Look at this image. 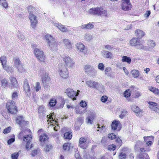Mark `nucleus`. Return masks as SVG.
Instances as JSON below:
<instances>
[{
    "mask_svg": "<svg viewBox=\"0 0 159 159\" xmlns=\"http://www.w3.org/2000/svg\"><path fill=\"white\" fill-rule=\"evenodd\" d=\"M76 46L77 49L80 52H84V50L85 46L83 44L81 43H77L76 44Z\"/></svg>",
    "mask_w": 159,
    "mask_h": 159,
    "instance_id": "nucleus-28",
    "label": "nucleus"
},
{
    "mask_svg": "<svg viewBox=\"0 0 159 159\" xmlns=\"http://www.w3.org/2000/svg\"><path fill=\"white\" fill-rule=\"evenodd\" d=\"M100 10V7L92 8L89 9V12L91 14L98 16Z\"/></svg>",
    "mask_w": 159,
    "mask_h": 159,
    "instance_id": "nucleus-17",
    "label": "nucleus"
},
{
    "mask_svg": "<svg viewBox=\"0 0 159 159\" xmlns=\"http://www.w3.org/2000/svg\"><path fill=\"white\" fill-rule=\"evenodd\" d=\"M19 155V152H17L12 154L11 155L12 159H18Z\"/></svg>",
    "mask_w": 159,
    "mask_h": 159,
    "instance_id": "nucleus-44",
    "label": "nucleus"
},
{
    "mask_svg": "<svg viewBox=\"0 0 159 159\" xmlns=\"http://www.w3.org/2000/svg\"><path fill=\"white\" fill-rule=\"evenodd\" d=\"M3 69L8 72H12L13 71V69L11 66H9L7 64L2 66Z\"/></svg>",
    "mask_w": 159,
    "mask_h": 159,
    "instance_id": "nucleus-31",
    "label": "nucleus"
},
{
    "mask_svg": "<svg viewBox=\"0 0 159 159\" xmlns=\"http://www.w3.org/2000/svg\"><path fill=\"white\" fill-rule=\"evenodd\" d=\"M29 14V18L30 21L31 26L33 28L35 29L37 22L36 17L31 12Z\"/></svg>",
    "mask_w": 159,
    "mask_h": 159,
    "instance_id": "nucleus-14",
    "label": "nucleus"
},
{
    "mask_svg": "<svg viewBox=\"0 0 159 159\" xmlns=\"http://www.w3.org/2000/svg\"><path fill=\"white\" fill-rule=\"evenodd\" d=\"M121 5L122 10L124 11H129L130 9V3L129 0H122Z\"/></svg>",
    "mask_w": 159,
    "mask_h": 159,
    "instance_id": "nucleus-12",
    "label": "nucleus"
},
{
    "mask_svg": "<svg viewBox=\"0 0 159 159\" xmlns=\"http://www.w3.org/2000/svg\"><path fill=\"white\" fill-rule=\"evenodd\" d=\"M111 127L113 130L119 131L121 128V125L119 121L114 120L111 123Z\"/></svg>",
    "mask_w": 159,
    "mask_h": 159,
    "instance_id": "nucleus-11",
    "label": "nucleus"
},
{
    "mask_svg": "<svg viewBox=\"0 0 159 159\" xmlns=\"http://www.w3.org/2000/svg\"><path fill=\"white\" fill-rule=\"evenodd\" d=\"M86 83L88 86L93 88H95L98 84V82H96L93 80H88L86 81Z\"/></svg>",
    "mask_w": 159,
    "mask_h": 159,
    "instance_id": "nucleus-21",
    "label": "nucleus"
},
{
    "mask_svg": "<svg viewBox=\"0 0 159 159\" xmlns=\"http://www.w3.org/2000/svg\"><path fill=\"white\" fill-rule=\"evenodd\" d=\"M107 99V97L106 96H102L101 98V101L103 102H106Z\"/></svg>",
    "mask_w": 159,
    "mask_h": 159,
    "instance_id": "nucleus-64",
    "label": "nucleus"
},
{
    "mask_svg": "<svg viewBox=\"0 0 159 159\" xmlns=\"http://www.w3.org/2000/svg\"><path fill=\"white\" fill-rule=\"evenodd\" d=\"M127 113L126 110H123L121 112V114L119 115L120 118L122 119L125 116Z\"/></svg>",
    "mask_w": 159,
    "mask_h": 159,
    "instance_id": "nucleus-49",
    "label": "nucleus"
},
{
    "mask_svg": "<svg viewBox=\"0 0 159 159\" xmlns=\"http://www.w3.org/2000/svg\"><path fill=\"white\" fill-rule=\"evenodd\" d=\"M116 145L117 147H120L122 145V140L119 138H116Z\"/></svg>",
    "mask_w": 159,
    "mask_h": 159,
    "instance_id": "nucleus-40",
    "label": "nucleus"
},
{
    "mask_svg": "<svg viewBox=\"0 0 159 159\" xmlns=\"http://www.w3.org/2000/svg\"><path fill=\"white\" fill-rule=\"evenodd\" d=\"M94 26L92 24L89 23L86 24L82 25L79 28L80 29H91L94 28Z\"/></svg>",
    "mask_w": 159,
    "mask_h": 159,
    "instance_id": "nucleus-20",
    "label": "nucleus"
},
{
    "mask_svg": "<svg viewBox=\"0 0 159 159\" xmlns=\"http://www.w3.org/2000/svg\"><path fill=\"white\" fill-rule=\"evenodd\" d=\"M61 103L58 106V108H62L65 102V100L64 99H61Z\"/></svg>",
    "mask_w": 159,
    "mask_h": 159,
    "instance_id": "nucleus-47",
    "label": "nucleus"
},
{
    "mask_svg": "<svg viewBox=\"0 0 159 159\" xmlns=\"http://www.w3.org/2000/svg\"><path fill=\"white\" fill-rule=\"evenodd\" d=\"M72 136V133L69 131L65 133L64 138L65 139L70 140L71 139Z\"/></svg>",
    "mask_w": 159,
    "mask_h": 159,
    "instance_id": "nucleus-30",
    "label": "nucleus"
},
{
    "mask_svg": "<svg viewBox=\"0 0 159 159\" xmlns=\"http://www.w3.org/2000/svg\"><path fill=\"white\" fill-rule=\"evenodd\" d=\"M52 115L51 114V116H47L48 118H49V119L47 121L49 123V121L52 123V121H54V120L53 119V118L52 117Z\"/></svg>",
    "mask_w": 159,
    "mask_h": 159,
    "instance_id": "nucleus-60",
    "label": "nucleus"
},
{
    "mask_svg": "<svg viewBox=\"0 0 159 159\" xmlns=\"http://www.w3.org/2000/svg\"><path fill=\"white\" fill-rule=\"evenodd\" d=\"M84 39L87 41H90L92 39L91 35L86 34L84 36Z\"/></svg>",
    "mask_w": 159,
    "mask_h": 159,
    "instance_id": "nucleus-42",
    "label": "nucleus"
},
{
    "mask_svg": "<svg viewBox=\"0 0 159 159\" xmlns=\"http://www.w3.org/2000/svg\"><path fill=\"white\" fill-rule=\"evenodd\" d=\"M41 89V86H40V83L39 82H37L36 84V85L35 87V89L36 91H38Z\"/></svg>",
    "mask_w": 159,
    "mask_h": 159,
    "instance_id": "nucleus-62",
    "label": "nucleus"
},
{
    "mask_svg": "<svg viewBox=\"0 0 159 159\" xmlns=\"http://www.w3.org/2000/svg\"><path fill=\"white\" fill-rule=\"evenodd\" d=\"M95 88L98 90L101 93H103L104 92V88L102 84L98 83L97 86Z\"/></svg>",
    "mask_w": 159,
    "mask_h": 159,
    "instance_id": "nucleus-29",
    "label": "nucleus"
},
{
    "mask_svg": "<svg viewBox=\"0 0 159 159\" xmlns=\"http://www.w3.org/2000/svg\"><path fill=\"white\" fill-rule=\"evenodd\" d=\"M52 148V146L50 144L47 145L45 148V151L46 152H49Z\"/></svg>",
    "mask_w": 159,
    "mask_h": 159,
    "instance_id": "nucleus-52",
    "label": "nucleus"
},
{
    "mask_svg": "<svg viewBox=\"0 0 159 159\" xmlns=\"http://www.w3.org/2000/svg\"><path fill=\"white\" fill-rule=\"evenodd\" d=\"M62 58L66 67L71 68L73 67L75 62L69 56L67 55L64 56Z\"/></svg>",
    "mask_w": 159,
    "mask_h": 159,
    "instance_id": "nucleus-8",
    "label": "nucleus"
},
{
    "mask_svg": "<svg viewBox=\"0 0 159 159\" xmlns=\"http://www.w3.org/2000/svg\"><path fill=\"white\" fill-rule=\"evenodd\" d=\"M98 68L99 70L103 71L104 69V66L102 63H100L98 65Z\"/></svg>",
    "mask_w": 159,
    "mask_h": 159,
    "instance_id": "nucleus-54",
    "label": "nucleus"
},
{
    "mask_svg": "<svg viewBox=\"0 0 159 159\" xmlns=\"http://www.w3.org/2000/svg\"><path fill=\"white\" fill-rule=\"evenodd\" d=\"M148 44L150 47L151 48H153L155 45V44L154 41L152 40L148 41Z\"/></svg>",
    "mask_w": 159,
    "mask_h": 159,
    "instance_id": "nucleus-51",
    "label": "nucleus"
},
{
    "mask_svg": "<svg viewBox=\"0 0 159 159\" xmlns=\"http://www.w3.org/2000/svg\"><path fill=\"white\" fill-rule=\"evenodd\" d=\"M2 85L4 88L7 86L8 82L6 79H4L1 81Z\"/></svg>",
    "mask_w": 159,
    "mask_h": 159,
    "instance_id": "nucleus-45",
    "label": "nucleus"
},
{
    "mask_svg": "<svg viewBox=\"0 0 159 159\" xmlns=\"http://www.w3.org/2000/svg\"><path fill=\"white\" fill-rule=\"evenodd\" d=\"M108 13L103 8L100 7V10L99 11L98 16H105L107 17Z\"/></svg>",
    "mask_w": 159,
    "mask_h": 159,
    "instance_id": "nucleus-25",
    "label": "nucleus"
},
{
    "mask_svg": "<svg viewBox=\"0 0 159 159\" xmlns=\"http://www.w3.org/2000/svg\"><path fill=\"white\" fill-rule=\"evenodd\" d=\"M38 152V151L37 149H34L32 151L31 153V155L33 157H34L37 155Z\"/></svg>",
    "mask_w": 159,
    "mask_h": 159,
    "instance_id": "nucleus-63",
    "label": "nucleus"
},
{
    "mask_svg": "<svg viewBox=\"0 0 159 159\" xmlns=\"http://www.w3.org/2000/svg\"><path fill=\"white\" fill-rule=\"evenodd\" d=\"M0 3L5 8H6L7 7V3L6 0H0Z\"/></svg>",
    "mask_w": 159,
    "mask_h": 159,
    "instance_id": "nucleus-41",
    "label": "nucleus"
},
{
    "mask_svg": "<svg viewBox=\"0 0 159 159\" xmlns=\"http://www.w3.org/2000/svg\"><path fill=\"white\" fill-rule=\"evenodd\" d=\"M148 104H149V107L150 109H154L155 108H157L156 107L158 106L157 103L153 102H148Z\"/></svg>",
    "mask_w": 159,
    "mask_h": 159,
    "instance_id": "nucleus-34",
    "label": "nucleus"
},
{
    "mask_svg": "<svg viewBox=\"0 0 159 159\" xmlns=\"http://www.w3.org/2000/svg\"><path fill=\"white\" fill-rule=\"evenodd\" d=\"M79 146L83 149H85L88 147V143L87 138L84 137H81L79 140Z\"/></svg>",
    "mask_w": 159,
    "mask_h": 159,
    "instance_id": "nucleus-10",
    "label": "nucleus"
},
{
    "mask_svg": "<svg viewBox=\"0 0 159 159\" xmlns=\"http://www.w3.org/2000/svg\"><path fill=\"white\" fill-rule=\"evenodd\" d=\"M7 109H17L15 102L13 101L8 102L6 105Z\"/></svg>",
    "mask_w": 159,
    "mask_h": 159,
    "instance_id": "nucleus-16",
    "label": "nucleus"
},
{
    "mask_svg": "<svg viewBox=\"0 0 159 159\" xmlns=\"http://www.w3.org/2000/svg\"><path fill=\"white\" fill-rule=\"evenodd\" d=\"M85 72L89 75L94 78L97 73V71L95 69L89 65H86L84 67Z\"/></svg>",
    "mask_w": 159,
    "mask_h": 159,
    "instance_id": "nucleus-5",
    "label": "nucleus"
},
{
    "mask_svg": "<svg viewBox=\"0 0 159 159\" xmlns=\"http://www.w3.org/2000/svg\"><path fill=\"white\" fill-rule=\"evenodd\" d=\"M11 89L17 87L18 86V84L16 79V78L13 77H11L10 78Z\"/></svg>",
    "mask_w": 159,
    "mask_h": 159,
    "instance_id": "nucleus-19",
    "label": "nucleus"
},
{
    "mask_svg": "<svg viewBox=\"0 0 159 159\" xmlns=\"http://www.w3.org/2000/svg\"><path fill=\"white\" fill-rule=\"evenodd\" d=\"M32 139L31 134H27L23 138V140L26 142L25 148L27 150H30L33 147V144L30 143Z\"/></svg>",
    "mask_w": 159,
    "mask_h": 159,
    "instance_id": "nucleus-7",
    "label": "nucleus"
},
{
    "mask_svg": "<svg viewBox=\"0 0 159 159\" xmlns=\"http://www.w3.org/2000/svg\"><path fill=\"white\" fill-rule=\"evenodd\" d=\"M131 73L134 78H137L139 75V73L138 70H134L131 71Z\"/></svg>",
    "mask_w": 159,
    "mask_h": 159,
    "instance_id": "nucleus-35",
    "label": "nucleus"
},
{
    "mask_svg": "<svg viewBox=\"0 0 159 159\" xmlns=\"http://www.w3.org/2000/svg\"><path fill=\"white\" fill-rule=\"evenodd\" d=\"M121 61L123 62H127L128 64H130L131 61V58L128 57L123 56H122Z\"/></svg>",
    "mask_w": 159,
    "mask_h": 159,
    "instance_id": "nucleus-33",
    "label": "nucleus"
},
{
    "mask_svg": "<svg viewBox=\"0 0 159 159\" xmlns=\"http://www.w3.org/2000/svg\"><path fill=\"white\" fill-rule=\"evenodd\" d=\"M24 120V117L22 116H17L16 119V122L19 124H21V123Z\"/></svg>",
    "mask_w": 159,
    "mask_h": 159,
    "instance_id": "nucleus-38",
    "label": "nucleus"
},
{
    "mask_svg": "<svg viewBox=\"0 0 159 159\" xmlns=\"http://www.w3.org/2000/svg\"><path fill=\"white\" fill-rule=\"evenodd\" d=\"M116 148V146L114 144H111L108 145V149L110 151H114Z\"/></svg>",
    "mask_w": 159,
    "mask_h": 159,
    "instance_id": "nucleus-43",
    "label": "nucleus"
},
{
    "mask_svg": "<svg viewBox=\"0 0 159 159\" xmlns=\"http://www.w3.org/2000/svg\"><path fill=\"white\" fill-rule=\"evenodd\" d=\"M130 95V93L129 89L126 90L125 92L124 93V96L125 97L128 98Z\"/></svg>",
    "mask_w": 159,
    "mask_h": 159,
    "instance_id": "nucleus-53",
    "label": "nucleus"
},
{
    "mask_svg": "<svg viewBox=\"0 0 159 159\" xmlns=\"http://www.w3.org/2000/svg\"><path fill=\"white\" fill-rule=\"evenodd\" d=\"M143 139L144 141H154V138L152 136H149L147 137H144Z\"/></svg>",
    "mask_w": 159,
    "mask_h": 159,
    "instance_id": "nucleus-39",
    "label": "nucleus"
},
{
    "mask_svg": "<svg viewBox=\"0 0 159 159\" xmlns=\"http://www.w3.org/2000/svg\"><path fill=\"white\" fill-rule=\"evenodd\" d=\"M33 48L34 50V54L37 59L39 61L44 62L45 60V56L43 51L36 48L35 47H34Z\"/></svg>",
    "mask_w": 159,
    "mask_h": 159,
    "instance_id": "nucleus-4",
    "label": "nucleus"
},
{
    "mask_svg": "<svg viewBox=\"0 0 159 159\" xmlns=\"http://www.w3.org/2000/svg\"><path fill=\"white\" fill-rule=\"evenodd\" d=\"M54 25L57 27L62 32H66L67 30V28L61 24L57 23H54Z\"/></svg>",
    "mask_w": 159,
    "mask_h": 159,
    "instance_id": "nucleus-22",
    "label": "nucleus"
},
{
    "mask_svg": "<svg viewBox=\"0 0 159 159\" xmlns=\"http://www.w3.org/2000/svg\"><path fill=\"white\" fill-rule=\"evenodd\" d=\"M57 102V101L56 99L52 98L50 100L49 102V105L50 107H54L56 105Z\"/></svg>",
    "mask_w": 159,
    "mask_h": 159,
    "instance_id": "nucleus-37",
    "label": "nucleus"
},
{
    "mask_svg": "<svg viewBox=\"0 0 159 159\" xmlns=\"http://www.w3.org/2000/svg\"><path fill=\"white\" fill-rule=\"evenodd\" d=\"M71 143H65L63 145V148L64 151H69L71 148Z\"/></svg>",
    "mask_w": 159,
    "mask_h": 159,
    "instance_id": "nucleus-27",
    "label": "nucleus"
},
{
    "mask_svg": "<svg viewBox=\"0 0 159 159\" xmlns=\"http://www.w3.org/2000/svg\"><path fill=\"white\" fill-rule=\"evenodd\" d=\"M14 63L15 66L17 69L18 71L21 72L25 71L23 65L19 58H14Z\"/></svg>",
    "mask_w": 159,
    "mask_h": 159,
    "instance_id": "nucleus-9",
    "label": "nucleus"
},
{
    "mask_svg": "<svg viewBox=\"0 0 159 159\" xmlns=\"http://www.w3.org/2000/svg\"><path fill=\"white\" fill-rule=\"evenodd\" d=\"M11 129V127H8L4 129L3 130V133L4 134H7L9 133Z\"/></svg>",
    "mask_w": 159,
    "mask_h": 159,
    "instance_id": "nucleus-55",
    "label": "nucleus"
},
{
    "mask_svg": "<svg viewBox=\"0 0 159 159\" xmlns=\"http://www.w3.org/2000/svg\"><path fill=\"white\" fill-rule=\"evenodd\" d=\"M48 139V135L45 133L40 135L39 138V141L41 142L46 141Z\"/></svg>",
    "mask_w": 159,
    "mask_h": 159,
    "instance_id": "nucleus-26",
    "label": "nucleus"
},
{
    "mask_svg": "<svg viewBox=\"0 0 159 159\" xmlns=\"http://www.w3.org/2000/svg\"><path fill=\"white\" fill-rule=\"evenodd\" d=\"M59 71L60 72H65V74L64 76L62 75L64 78H67L68 77V72L67 69V67H66L64 64L63 63H60L58 65Z\"/></svg>",
    "mask_w": 159,
    "mask_h": 159,
    "instance_id": "nucleus-13",
    "label": "nucleus"
},
{
    "mask_svg": "<svg viewBox=\"0 0 159 159\" xmlns=\"http://www.w3.org/2000/svg\"><path fill=\"white\" fill-rule=\"evenodd\" d=\"M25 131L26 130H24L20 132L19 134L18 138L19 139H23V138L24 137V135L26 134Z\"/></svg>",
    "mask_w": 159,
    "mask_h": 159,
    "instance_id": "nucleus-50",
    "label": "nucleus"
},
{
    "mask_svg": "<svg viewBox=\"0 0 159 159\" xmlns=\"http://www.w3.org/2000/svg\"><path fill=\"white\" fill-rule=\"evenodd\" d=\"M63 42L67 48H71V42L70 40L67 39H65L64 40Z\"/></svg>",
    "mask_w": 159,
    "mask_h": 159,
    "instance_id": "nucleus-32",
    "label": "nucleus"
},
{
    "mask_svg": "<svg viewBox=\"0 0 159 159\" xmlns=\"http://www.w3.org/2000/svg\"><path fill=\"white\" fill-rule=\"evenodd\" d=\"M40 74L42 76V80L44 87L45 88H48L49 86V77L44 70H41Z\"/></svg>",
    "mask_w": 159,
    "mask_h": 159,
    "instance_id": "nucleus-3",
    "label": "nucleus"
},
{
    "mask_svg": "<svg viewBox=\"0 0 159 159\" xmlns=\"http://www.w3.org/2000/svg\"><path fill=\"white\" fill-rule=\"evenodd\" d=\"M80 92V91L79 90H78L76 92L73 89L70 88H68L66 90L65 93H66L69 97L71 98L73 100H75L76 99V97L78 96Z\"/></svg>",
    "mask_w": 159,
    "mask_h": 159,
    "instance_id": "nucleus-6",
    "label": "nucleus"
},
{
    "mask_svg": "<svg viewBox=\"0 0 159 159\" xmlns=\"http://www.w3.org/2000/svg\"><path fill=\"white\" fill-rule=\"evenodd\" d=\"M24 89L26 93V94L28 95H30V93H29L30 91V87L29 84L28 83L27 80H25L24 82V85H23Z\"/></svg>",
    "mask_w": 159,
    "mask_h": 159,
    "instance_id": "nucleus-18",
    "label": "nucleus"
},
{
    "mask_svg": "<svg viewBox=\"0 0 159 159\" xmlns=\"http://www.w3.org/2000/svg\"><path fill=\"white\" fill-rule=\"evenodd\" d=\"M135 34L139 38H141L144 35V33L140 29L137 30L135 31Z\"/></svg>",
    "mask_w": 159,
    "mask_h": 159,
    "instance_id": "nucleus-24",
    "label": "nucleus"
},
{
    "mask_svg": "<svg viewBox=\"0 0 159 159\" xmlns=\"http://www.w3.org/2000/svg\"><path fill=\"white\" fill-rule=\"evenodd\" d=\"M149 156L147 153H144L140 157V159H148Z\"/></svg>",
    "mask_w": 159,
    "mask_h": 159,
    "instance_id": "nucleus-58",
    "label": "nucleus"
},
{
    "mask_svg": "<svg viewBox=\"0 0 159 159\" xmlns=\"http://www.w3.org/2000/svg\"><path fill=\"white\" fill-rule=\"evenodd\" d=\"M15 138L14 136L12 138L9 139L7 141V143L8 144H10L14 142L15 141Z\"/></svg>",
    "mask_w": 159,
    "mask_h": 159,
    "instance_id": "nucleus-59",
    "label": "nucleus"
},
{
    "mask_svg": "<svg viewBox=\"0 0 159 159\" xmlns=\"http://www.w3.org/2000/svg\"><path fill=\"white\" fill-rule=\"evenodd\" d=\"M95 117L96 115L94 113L90 112L89 114L88 117L86 118L87 123L90 124H92Z\"/></svg>",
    "mask_w": 159,
    "mask_h": 159,
    "instance_id": "nucleus-15",
    "label": "nucleus"
},
{
    "mask_svg": "<svg viewBox=\"0 0 159 159\" xmlns=\"http://www.w3.org/2000/svg\"><path fill=\"white\" fill-rule=\"evenodd\" d=\"M144 42L141 41L137 38L132 39L130 41V43L131 46H134L138 49H143L145 47L143 45Z\"/></svg>",
    "mask_w": 159,
    "mask_h": 159,
    "instance_id": "nucleus-2",
    "label": "nucleus"
},
{
    "mask_svg": "<svg viewBox=\"0 0 159 159\" xmlns=\"http://www.w3.org/2000/svg\"><path fill=\"white\" fill-rule=\"evenodd\" d=\"M126 154L123 152L120 153L119 156V159H126Z\"/></svg>",
    "mask_w": 159,
    "mask_h": 159,
    "instance_id": "nucleus-46",
    "label": "nucleus"
},
{
    "mask_svg": "<svg viewBox=\"0 0 159 159\" xmlns=\"http://www.w3.org/2000/svg\"><path fill=\"white\" fill-rule=\"evenodd\" d=\"M46 42L51 49H56L57 47V40L52 36L46 34L45 36Z\"/></svg>",
    "mask_w": 159,
    "mask_h": 159,
    "instance_id": "nucleus-1",
    "label": "nucleus"
},
{
    "mask_svg": "<svg viewBox=\"0 0 159 159\" xmlns=\"http://www.w3.org/2000/svg\"><path fill=\"white\" fill-rule=\"evenodd\" d=\"M28 124V121H25L24 120L21 123V124L19 125L21 127H23L27 126Z\"/></svg>",
    "mask_w": 159,
    "mask_h": 159,
    "instance_id": "nucleus-56",
    "label": "nucleus"
},
{
    "mask_svg": "<svg viewBox=\"0 0 159 159\" xmlns=\"http://www.w3.org/2000/svg\"><path fill=\"white\" fill-rule=\"evenodd\" d=\"M137 116H140L142 115V111L141 110H135L134 111Z\"/></svg>",
    "mask_w": 159,
    "mask_h": 159,
    "instance_id": "nucleus-61",
    "label": "nucleus"
},
{
    "mask_svg": "<svg viewBox=\"0 0 159 159\" xmlns=\"http://www.w3.org/2000/svg\"><path fill=\"white\" fill-rule=\"evenodd\" d=\"M80 106L83 108H85L87 105L86 102L83 100L81 101L80 103Z\"/></svg>",
    "mask_w": 159,
    "mask_h": 159,
    "instance_id": "nucleus-57",
    "label": "nucleus"
},
{
    "mask_svg": "<svg viewBox=\"0 0 159 159\" xmlns=\"http://www.w3.org/2000/svg\"><path fill=\"white\" fill-rule=\"evenodd\" d=\"M102 53L103 56L107 58H112L113 54L110 52L104 50L102 52Z\"/></svg>",
    "mask_w": 159,
    "mask_h": 159,
    "instance_id": "nucleus-23",
    "label": "nucleus"
},
{
    "mask_svg": "<svg viewBox=\"0 0 159 159\" xmlns=\"http://www.w3.org/2000/svg\"><path fill=\"white\" fill-rule=\"evenodd\" d=\"M0 61L2 65V66L6 65V64L7 60L6 57L5 56H2L0 58Z\"/></svg>",
    "mask_w": 159,
    "mask_h": 159,
    "instance_id": "nucleus-36",
    "label": "nucleus"
},
{
    "mask_svg": "<svg viewBox=\"0 0 159 159\" xmlns=\"http://www.w3.org/2000/svg\"><path fill=\"white\" fill-rule=\"evenodd\" d=\"M108 138L111 140L114 139L116 138V135L113 133L109 134H108Z\"/></svg>",
    "mask_w": 159,
    "mask_h": 159,
    "instance_id": "nucleus-48",
    "label": "nucleus"
}]
</instances>
